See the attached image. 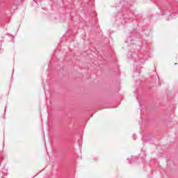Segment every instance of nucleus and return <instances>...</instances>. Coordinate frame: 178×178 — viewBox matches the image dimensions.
<instances>
[{"label": "nucleus", "mask_w": 178, "mask_h": 178, "mask_svg": "<svg viewBox=\"0 0 178 178\" xmlns=\"http://www.w3.org/2000/svg\"><path fill=\"white\" fill-rule=\"evenodd\" d=\"M170 17H171V19H173V14H170Z\"/></svg>", "instance_id": "obj_3"}, {"label": "nucleus", "mask_w": 178, "mask_h": 178, "mask_svg": "<svg viewBox=\"0 0 178 178\" xmlns=\"http://www.w3.org/2000/svg\"><path fill=\"white\" fill-rule=\"evenodd\" d=\"M175 65H177V63H175Z\"/></svg>", "instance_id": "obj_7"}, {"label": "nucleus", "mask_w": 178, "mask_h": 178, "mask_svg": "<svg viewBox=\"0 0 178 178\" xmlns=\"http://www.w3.org/2000/svg\"><path fill=\"white\" fill-rule=\"evenodd\" d=\"M3 147H5V143H3Z\"/></svg>", "instance_id": "obj_4"}, {"label": "nucleus", "mask_w": 178, "mask_h": 178, "mask_svg": "<svg viewBox=\"0 0 178 178\" xmlns=\"http://www.w3.org/2000/svg\"><path fill=\"white\" fill-rule=\"evenodd\" d=\"M172 13H174V17L176 16L175 15H177V13H176V10H173Z\"/></svg>", "instance_id": "obj_1"}, {"label": "nucleus", "mask_w": 178, "mask_h": 178, "mask_svg": "<svg viewBox=\"0 0 178 178\" xmlns=\"http://www.w3.org/2000/svg\"><path fill=\"white\" fill-rule=\"evenodd\" d=\"M2 156V154L0 152V156Z\"/></svg>", "instance_id": "obj_6"}, {"label": "nucleus", "mask_w": 178, "mask_h": 178, "mask_svg": "<svg viewBox=\"0 0 178 178\" xmlns=\"http://www.w3.org/2000/svg\"><path fill=\"white\" fill-rule=\"evenodd\" d=\"M1 48H2V46L0 44V49H1Z\"/></svg>", "instance_id": "obj_5"}, {"label": "nucleus", "mask_w": 178, "mask_h": 178, "mask_svg": "<svg viewBox=\"0 0 178 178\" xmlns=\"http://www.w3.org/2000/svg\"><path fill=\"white\" fill-rule=\"evenodd\" d=\"M133 138H134V140H137V136H136V135H134Z\"/></svg>", "instance_id": "obj_2"}]
</instances>
